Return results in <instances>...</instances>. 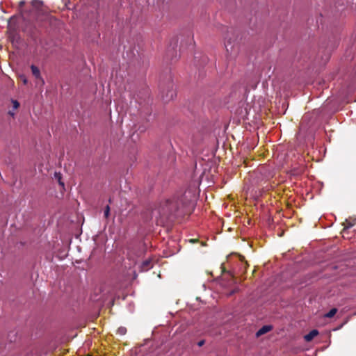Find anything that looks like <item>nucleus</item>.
Segmentation results:
<instances>
[{"instance_id": "1", "label": "nucleus", "mask_w": 356, "mask_h": 356, "mask_svg": "<svg viewBox=\"0 0 356 356\" xmlns=\"http://www.w3.org/2000/svg\"><path fill=\"white\" fill-rule=\"evenodd\" d=\"M166 210L172 212L177 209V202L175 200H168L165 202Z\"/></svg>"}, {"instance_id": "2", "label": "nucleus", "mask_w": 356, "mask_h": 356, "mask_svg": "<svg viewBox=\"0 0 356 356\" xmlns=\"http://www.w3.org/2000/svg\"><path fill=\"white\" fill-rule=\"evenodd\" d=\"M31 71H32V73L33 74V76L38 79V83H40V85H43L44 84V81L43 79L41 78L40 76V70L39 69L34 66V65H32L31 66Z\"/></svg>"}, {"instance_id": "3", "label": "nucleus", "mask_w": 356, "mask_h": 356, "mask_svg": "<svg viewBox=\"0 0 356 356\" xmlns=\"http://www.w3.org/2000/svg\"><path fill=\"white\" fill-rule=\"evenodd\" d=\"M318 334V332L316 330H312L309 333L306 334L304 338L306 341H312L316 336H317Z\"/></svg>"}, {"instance_id": "4", "label": "nucleus", "mask_w": 356, "mask_h": 356, "mask_svg": "<svg viewBox=\"0 0 356 356\" xmlns=\"http://www.w3.org/2000/svg\"><path fill=\"white\" fill-rule=\"evenodd\" d=\"M272 329V327L270 326V325H264L263 326L261 329H259L257 332V337H260L261 336L262 334L269 332L270 330H271Z\"/></svg>"}, {"instance_id": "5", "label": "nucleus", "mask_w": 356, "mask_h": 356, "mask_svg": "<svg viewBox=\"0 0 356 356\" xmlns=\"http://www.w3.org/2000/svg\"><path fill=\"white\" fill-rule=\"evenodd\" d=\"M337 312V309L335 308H333L329 312H327L326 314H325V316L327 318H332L336 314Z\"/></svg>"}, {"instance_id": "6", "label": "nucleus", "mask_w": 356, "mask_h": 356, "mask_svg": "<svg viewBox=\"0 0 356 356\" xmlns=\"http://www.w3.org/2000/svg\"><path fill=\"white\" fill-rule=\"evenodd\" d=\"M126 332H127V330H126V328H125V327H122L118 328V332L120 334H121V335L124 334L126 333Z\"/></svg>"}, {"instance_id": "7", "label": "nucleus", "mask_w": 356, "mask_h": 356, "mask_svg": "<svg viewBox=\"0 0 356 356\" xmlns=\"http://www.w3.org/2000/svg\"><path fill=\"white\" fill-rule=\"evenodd\" d=\"M12 104H13V108L15 110L17 109L18 107L19 106V102L17 101H16V100H13L12 101Z\"/></svg>"}, {"instance_id": "8", "label": "nucleus", "mask_w": 356, "mask_h": 356, "mask_svg": "<svg viewBox=\"0 0 356 356\" xmlns=\"http://www.w3.org/2000/svg\"><path fill=\"white\" fill-rule=\"evenodd\" d=\"M109 212H110V207H109V206H106V207L105 208V210H104V216H105V218H108V217Z\"/></svg>"}, {"instance_id": "9", "label": "nucleus", "mask_w": 356, "mask_h": 356, "mask_svg": "<svg viewBox=\"0 0 356 356\" xmlns=\"http://www.w3.org/2000/svg\"><path fill=\"white\" fill-rule=\"evenodd\" d=\"M20 79L23 81L24 84H26L27 79L24 76H20Z\"/></svg>"}, {"instance_id": "10", "label": "nucleus", "mask_w": 356, "mask_h": 356, "mask_svg": "<svg viewBox=\"0 0 356 356\" xmlns=\"http://www.w3.org/2000/svg\"><path fill=\"white\" fill-rule=\"evenodd\" d=\"M9 113H10L11 115H13V116L14 115V113H13V112H11V111H10V112H9Z\"/></svg>"}, {"instance_id": "11", "label": "nucleus", "mask_w": 356, "mask_h": 356, "mask_svg": "<svg viewBox=\"0 0 356 356\" xmlns=\"http://www.w3.org/2000/svg\"><path fill=\"white\" fill-rule=\"evenodd\" d=\"M202 343H203V342H202V341H201V342H200V343H199V345H200V346H202Z\"/></svg>"}]
</instances>
